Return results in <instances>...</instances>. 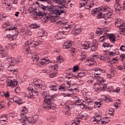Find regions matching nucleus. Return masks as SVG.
I'll return each instance as SVG.
<instances>
[{
	"instance_id": "f257e3e1",
	"label": "nucleus",
	"mask_w": 125,
	"mask_h": 125,
	"mask_svg": "<svg viewBox=\"0 0 125 125\" xmlns=\"http://www.w3.org/2000/svg\"><path fill=\"white\" fill-rule=\"evenodd\" d=\"M64 2L63 3L60 4L59 7L61 9H53L51 6H45L43 4H41L39 6V9L41 12H39L38 13H36V16L37 18H42L44 17L45 16V14L47 11H50L51 13L52 14L54 17H59V16L62 15L63 14V16L66 15V13H67V9L68 8L67 6H69V2Z\"/></svg>"
},
{
	"instance_id": "f03ea898",
	"label": "nucleus",
	"mask_w": 125,
	"mask_h": 125,
	"mask_svg": "<svg viewBox=\"0 0 125 125\" xmlns=\"http://www.w3.org/2000/svg\"><path fill=\"white\" fill-rule=\"evenodd\" d=\"M101 73H95L94 76L96 79H97V82L100 83H95V85L97 86H99V87H97V89H101V90L104 91L105 89L107 88V84H102L103 83L105 82V80L103 79V78L100 76Z\"/></svg>"
},
{
	"instance_id": "7ed1b4c3",
	"label": "nucleus",
	"mask_w": 125,
	"mask_h": 125,
	"mask_svg": "<svg viewBox=\"0 0 125 125\" xmlns=\"http://www.w3.org/2000/svg\"><path fill=\"white\" fill-rule=\"evenodd\" d=\"M42 42L40 41L36 42L35 43L34 42H31L30 41H26L23 45V48H26L25 53L26 54H30L31 52H32L34 45H39Z\"/></svg>"
},
{
	"instance_id": "20e7f679",
	"label": "nucleus",
	"mask_w": 125,
	"mask_h": 125,
	"mask_svg": "<svg viewBox=\"0 0 125 125\" xmlns=\"http://www.w3.org/2000/svg\"><path fill=\"white\" fill-rule=\"evenodd\" d=\"M45 98L46 101L43 105V108L45 110H48V109L54 110L56 108V104H54L53 99H48L47 98V96H45Z\"/></svg>"
},
{
	"instance_id": "39448f33",
	"label": "nucleus",
	"mask_w": 125,
	"mask_h": 125,
	"mask_svg": "<svg viewBox=\"0 0 125 125\" xmlns=\"http://www.w3.org/2000/svg\"><path fill=\"white\" fill-rule=\"evenodd\" d=\"M27 90L28 91V93H26V94H27L26 95L28 98H34V94L36 93L37 95V93L39 92L38 90H35L34 88L30 87L27 88Z\"/></svg>"
},
{
	"instance_id": "423d86ee",
	"label": "nucleus",
	"mask_w": 125,
	"mask_h": 125,
	"mask_svg": "<svg viewBox=\"0 0 125 125\" xmlns=\"http://www.w3.org/2000/svg\"><path fill=\"white\" fill-rule=\"evenodd\" d=\"M106 54H108L110 57H114V56H116V55H120V53L119 52V49H116L115 50H113V52L104 51V55H106Z\"/></svg>"
},
{
	"instance_id": "0eeeda50",
	"label": "nucleus",
	"mask_w": 125,
	"mask_h": 125,
	"mask_svg": "<svg viewBox=\"0 0 125 125\" xmlns=\"http://www.w3.org/2000/svg\"><path fill=\"white\" fill-rule=\"evenodd\" d=\"M63 29H65V30H68V31H62L60 32L58 34V36H62V37L58 38V40H61L62 39H65V33H66L67 32H69V31H70V30L71 29V27H70L69 26H64L63 27Z\"/></svg>"
},
{
	"instance_id": "6e6552de",
	"label": "nucleus",
	"mask_w": 125,
	"mask_h": 125,
	"mask_svg": "<svg viewBox=\"0 0 125 125\" xmlns=\"http://www.w3.org/2000/svg\"><path fill=\"white\" fill-rule=\"evenodd\" d=\"M6 31H13V32H15V33L12 35V36H13L14 37L16 36V35L18 34V28L17 26H15L14 25L6 28Z\"/></svg>"
},
{
	"instance_id": "1a4fd4ad",
	"label": "nucleus",
	"mask_w": 125,
	"mask_h": 125,
	"mask_svg": "<svg viewBox=\"0 0 125 125\" xmlns=\"http://www.w3.org/2000/svg\"><path fill=\"white\" fill-rule=\"evenodd\" d=\"M40 1H43V2H48V0H38ZM51 1H53L54 3H57L58 4H62L63 2H65V0H50Z\"/></svg>"
},
{
	"instance_id": "9d476101",
	"label": "nucleus",
	"mask_w": 125,
	"mask_h": 125,
	"mask_svg": "<svg viewBox=\"0 0 125 125\" xmlns=\"http://www.w3.org/2000/svg\"><path fill=\"white\" fill-rule=\"evenodd\" d=\"M120 0H116V3L114 5V8L115 9L116 12H118V11H121V9H122V5L119 4V1Z\"/></svg>"
},
{
	"instance_id": "9b49d317",
	"label": "nucleus",
	"mask_w": 125,
	"mask_h": 125,
	"mask_svg": "<svg viewBox=\"0 0 125 125\" xmlns=\"http://www.w3.org/2000/svg\"><path fill=\"white\" fill-rule=\"evenodd\" d=\"M17 81L14 80H10L7 82V85H8V86H15L17 85Z\"/></svg>"
},
{
	"instance_id": "f8f14e48",
	"label": "nucleus",
	"mask_w": 125,
	"mask_h": 125,
	"mask_svg": "<svg viewBox=\"0 0 125 125\" xmlns=\"http://www.w3.org/2000/svg\"><path fill=\"white\" fill-rule=\"evenodd\" d=\"M99 10H98V8H95L94 10L92 11V14H97L98 16L100 17V18H102L103 17V13H99L98 12Z\"/></svg>"
},
{
	"instance_id": "ddd939ff",
	"label": "nucleus",
	"mask_w": 125,
	"mask_h": 125,
	"mask_svg": "<svg viewBox=\"0 0 125 125\" xmlns=\"http://www.w3.org/2000/svg\"><path fill=\"white\" fill-rule=\"evenodd\" d=\"M49 87L51 90L53 91H57V89H58V84L56 83L54 84H52L49 86Z\"/></svg>"
},
{
	"instance_id": "4468645a",
	"label": "nucleus",
	"mask_w": 125,
	"mask_h": 125,
	"mask_svg": "<svg viewBox=\"0 0 125 125\" xmlns=\"http://www.w3.org/2000/svg\"><path fill=\"white\" fill-rule=\"evenodd\" d=\"M20 121L21 123H27V122H28V123H30V124H32V123H33V120H32L30 118H27L22 117L20 119Z\"/></svg>"
},
{
	"instance_id": "2eb2a0df",
	"label": "nucleus",
	"mask_w": 125,
	"mask_h": 125,
	"mask_svg": "<svg viewBox=\"0 0 125 125\" xmlns=\"http://www.w3.org/2000/svg\"><path fill=\"white\" fill-rule=\"evenodd\" d=\"M36 87H39V88H41V89H42L43 90H44L46 88V87L45 86V84H42V83H36Z\"/></svg>"
},
{
	"instance_id": "dca6fc26",
	"label": "nucleus",
	"mask_w": 125,
	"mask_h": 125,
	"mask_svg": "<svg viewBox=\"0 0 125 125\" xmlns=\"http://www.w3.org/2000/svg\"><path fill=\"white\" fill-rule=\"evenodd\" d=\"M115 26L118 28H121L124 26V23H121V20H116L115 21Z\"/></svg>"
},
{
	"instance_id": "f3484780",
	"label": "nucleus",
	"mask_w": 125,
	"mask_h": 125,
	"mask_svg": "<svg viewBox=\"0 0 125 125\" xmlns=\"http://www.w3.org/2000/svg\"><path fill=\"white\" fill-rule=\"evenodd\" d=\"M13 101L15 102H16L19 104V105H21L22 104V103H21V101H22V99L17 96H15L13 99Z\"/></svg>"
},
{
	"instance_id": "a211bd4d",
	"label": "nucleus",
	"mask_w": 125,
	"mask_h": 125,
	"mask_svg": "<svg viewBox=\"0 0 125 125\" xmlns=\"http://www.w3.org/2000/svg\"><path fill=\"white\" fill-rule=\"evenodd\" d=\"M38 37H46L47 36V33L43 30H41L38 33Z\"/></svg>"
},
{
	"instance_id": "6ab92c4d",
	"label": "nucleus",
	"mask_w": 125,
	"mask_h": 125,
	"mask_svg": "<svg viewBox=\"0 0 125 125\" xmlns=\"http://www.w3.org/2000/svg\"><path fill=\"white\" fill-rule=\"evenodd\" d=\"M58 75V73L56 71H51L49 74V77L50 79H52L56 77Z\"/></svg>"
},
{
	"instance_id": "aec40b11",
	"label": "nucleus",
	"mask_w": 125,
	"mask_h": 125,
	"mask_svg": "<svg viewBox=\"0 0 125 125\" xmlns=\"http://www.w3.org/2000/svg\"><path fill=\"white\" fill-rule=\"evenodd\" d=\"M91 59H87L86 60V62H92V60H93L94 59H97V58H98V54H95V55H92L91 56ZM92 59V60H91Z\"/></svg>"
},
{
	"instance_id": "412c9836",
	"label": "nucleus",
	"mask_w": 125,
	"mask_h": 125,
	"mask_svg": "<svg viewBox=\"0 0 125 125\" xmlns=\"http://www.w3.org/2000/svg\"><path fill=\"white\" fill-rule=\"evenodd\" d=\"M108 38L110 42H116V36L114 34H111L108 35Z\"/></svg>"
},
{
	"instance_id": "4be33fe9",
	"label": "nucleus",
	"mask_w": 125,
	"mask_h": 125,
	"mask_svg": "<svg viewBox=\"0 0 125 125\" xmlns=\"http://www.w3.org/2000/svg\"><path fill=\"white\" fill-rule=\"evenodd\" d=\"M72 46V43L71 42H65L64 43L63 45V48L64 49L70 48Z\"/></svg>"
},
{
	"instance_id": "5701e85b",
	"label": "nucleus",
	"mask_w": 125,
	"mask_h": 125,
	"mask_svg": "<svg viewBox=\"0 0 125 125\" xmlns=\"http://www.w3.org/2000/svg\"><path fill=\"white\" fill-rule=\"evenodd\" d=\"M29 27L31 28V29H38V28H40L41 26H40V24L37 23H32L30 24Z\"/></svg>"
},
{
	"instance_id": "b1692460",
	"label": "nucleus",
	"mask_w": 125,
	"mask_h": 125,
	"mask_svg": "<svg viewBox=\"0 0 125 125\" xmlns=\"http://www.w3.org/2000/svg\"><path fill=\"white\" fill-rule=\"evenodd\" d=\"M6 61L9 62V64H13L14 63V58L12 57H8Z\"/></svg>"
},
{
	"instance_id": "393cba45",
	"label": "nucleus",
	"mask_w": 125,
	"mask_h": 125,
	"mask_svg": "<svg viewBox=\"0 0 125 125\" xmlns=\"http://www.w3.org/2000/svg\"><path fill=\"white\" fill-rule=\"evenodd\" d=\"M98 46V44L97 43H93L91 46L92 51H96L97 49V47Z\"/></svg>"
},
{
	"instance_id": "a878e982",
	"label": "nucleus",
	"mask_w": 125,
	"mask_h": 125,
	"mask_svg": "<svg viewBox=\"0 0 125 125\" xmlns=\"http://www.w3.org/2000/svg\"><path fill=\"white\" fill-rule=\"evenodd\" d=\"M59 90H60V91H65V90H66V84H62V85H60Z\"/></svg>"
},
{
	"instance_id": "bb28decb",
	"label": "nucleus",
	"mask_w": 125,
	"mask_h": 125,
	"mask_svg": "<svg viewBox=\"0 0 125 125\" xmlns=\"http://www.w3.org/2000/svg\"><path fill=\"white\" fill-rule=\"evenodd\" d=\"M31 58L33 62H37V61H39L40 56H39L38 55H34Z\"/></svg>"
},
{
	"instance_id": "cd10ccee",
	"label": "nucleus",
	"mask_w": 125,
	"mask_h": 125,
	"mask_svg": "<svg viewBox=\"0 0 125 125\" xmlns=\"http://www.w3.org/2000/svg\"><path fill=\"white\" fill-rule=\"evenodd\" d=\"M86 3H87L86 0H81L80 3V7H83Z\"/></svg>"
},
{
	"instance_id": "c85d7f7f",
	"label": "nucleus",
	"mask_w": 125,
	"mask_h": 125,
	"mask_svg": "<svg viewBox=\"0 0 125 125\" xmlns=\"http://www.w3.org/2000/svg\"><path fill=\"white\" fill-rule=\"evenodd\" d=\"M82 46L83 49H88L89 48V43L87 42H85L83 45Z\"/></svg>"
},
{
	"instance_id": "c756f323",
	"label": "nucleus",
	"mask_w": 125,
	"mask_h": 125,
	"mask_svg": "<svg viewBox=\"0 0 125 125\" xmlns=\"http://www.w3.org/2000/svg\"><path fill=\"white\" fill-rule=\"evenodd\" d=\"M119 59L121 61H123V62H125V54H121L120 55V57Z\"/></svg>"
},
{
	"instance_id": "7c9ffc66",
	"label": "nucleus",
	"mask_w": 125,
	"mask_h": 125,
	"mask_svg": "<svg viewBox=\"0 0 125 125\" xmlns=\"http://www.w3.org/2000/svg\"><path fill=\"white\" fill-rule=\"evenodd\" d=\"M49 60L47 59H42L41 61V63L42 65H44V64H46V62H48Z\"/></svg>"
},
{
	"instance_id": "2f4dec72",
	"label": "nucleus",
	"mask_w": 125,
	"mask_h": 125,
	"mask_svg": "<svg viewBox=\"0 0 125 125\" xmlns=\"http://www.w3.org/2000/svg\"><path fill=\"white\" fill-rule=\"evenodd\" d=\"M102 46H103L104 48L106 47H113V45H110L109 43H104L103 45Z\"/></svg>"
},
{
	"instance_id": "473e14b6",
	"label": "nucleus",
	"mask_w": 125,
	"mask_h": 125,
	"mask_svg": "<svg viewBox=\"0 0 125 125\" xmlns=\"http://www.w3.org/2000/svg\"><path fill=\"white\" fill-rule=\"evenodd\" d=\"M101 119V115H99L96 117L95 119L93 120V122H97V123H98V122H99Z\"/></svg>"
},
{
	"instance_id": "72a5a7b5",
	"label": "nucleus",
	"mask_w": 125,
	"mask_h": 125,
	"mask_svg": "<svg viewBox=\"0 0 125 125\" xmlns=\"http://www.w3.org/2000/svg\"><path fill=\"white\" fill-rule=\"evenodd\" d=\"M8 70L10 72H13V73L14 74V75H16V74L17 73V69H15V68H10L9 67Z\"/></svg>"
},
{
	"instance_id": "f704fd0d",
	"label": "nucleus",
	"mask_w": 125,
	"mask_h": 125,
	"mask_svg": "<svg viewBox=\"0 0 125 125\" xmlns=\"http://www.w3.org/2000/svg\"><path fill=\"white\" fill-rule=\"evenodd\" d=\"M80 122H81V120L80 119L78 120V118H76L75 121L72 123V125H78Z\"/></svg>"
},
{
	"instance_id": "c9c22d12",
	"label": "nucleus",
	"mask_w": 125,
	"mask_h": 125,
	"mask_svg": "<svg viewBox=\"0 0 125 125\" xmlns=\"http://www.w3.org/2000/svg\"><path fill=\"white\" fill-rule=\"evenodd\" d=\"M84 76H85V72H80L78 74V77H79L80 78H82V77H84Z\"/></svg>"
},
{
	"instance_id": "e433bc0d",
	"label": "nucleus",
	"mask_w": 125,
	"mask_h": 125,
	"mask_svg": "<svg viewBox=\"0 0 125 125\" xmlns=\"http://www.w3.org/2000/svg\"><path fill=\"white\" fill-rule=\"evenodd\" d=\"M21 91V88H20V87L19 86L17 87L15 89V92H16V93H20Z\"/></svg>"
},
{
	"instance_id": "4c0bfd02",
	"label": "nucleus",
	"mask_w": 125,
	"mask_h": 125,
	"mask_svg": "<svg viewBox=\"0 0 125 125\" xmlns=\"http://www.w3.org/2000/svg\"><path fill=\"white\" fill-rule=\"evenodd\" d=\"M104 100L107 103H109V102H111V99L109 98H108L107 97H105L104 99Z\"/></svg>"
},
{
	"instance_id": "58836bf2",
	"label": "nucleus",
	"mask_w": 125,
	"mask_h": 125,
	"mask_svg": "<svg viewBox=\"0 0 125 125\" xmlns=\"http://www.w3.org/2000/svg\"><path fill=\"white\" fill-rule=\"evenodd\" d=\"M77 118L81 119V120H86V117L85 115H82L81 116H78Z\"/></svg>"
},
{
	"instance_id": "ea45409f",
	"label": "nucleus",
	"mask_w": 125,
	"mask_h": 125,
	"mask_svg": "<svg viewBox=\"0 0 125 125\" xmlns=\"http://www.w3.org/2000/svg\"><path fill=\"white\" fill-rule=\"evenodd\" d=\"M106 18H111V16H112V13H108L106 14H104Z\"/></svg>"
},
{
	"instance_id": "a19ab883",
	"label": "nucleus",
	"mask_w": 125,
	"mask_h": 125,
	"mask_svg": "<svg viewBox=\"0 0 125 125\" xmlns=\"http://www.w3.org/2000/svg\"><path fill=\"white\" fill-rule=\"evenodd\" d=\"M80 56H81L83 60V59H84V58H85L86 57V56L85 55V53H84V52L81 53V54H80Z\"/></svg>"
},
{
	"instance_id": "79ce46f5",
	"label": "nucleus",
	"mask_w": 125,
	"mask_h": 125,
	"mask_svg": "<svg viewBox=\"0 0 125 125\" xmlns=\"http://www.w3.org/2000/svg\"><path fill=\"white\" fill-rule=\"evenodd\" d=\"M64 97H72L73 94H63Z\"/></svg>"
},
{
	"instance_id": "37998d69",
	"label": "nucleus",
	"mask_w": 125,
	"mask_h": 125,
	"mask_svg": "<svg viewBox=\"0 0 125 125\" xmlns=\"http://www.w3.org/2000/svg\"><path fill=\"white\" fill-rule=\"evenodd\" d=\"M79 70V66L78 65H75L73 66V72H77Z\"/></svg>"
},
{
	"instance_id": "c03bdc74",
	"label": "nucleus",
	"mask_w": 125,
	"mask_h": 125,
	"mask_svg": "<svg viewBox=\"0 0 125 125\" xmlns=\"http://www.w3.org/2000/svg\"><path fill=\"white\" fill-rule=\"evenodd\" d=\"M117 69L118 70H123V69H125V65H119L117 66Z\"/></svg>"
},
{
	"instance_id": "a18cd8bd",
	"label": "nucleus",
	"mask_w": 125,
	"mask_h": 125,
	"mask_svg": "<svg viewBox=\"0 0 125 125\" xmlns=\"http://www.w3.org/2000/svg\"><path fill=\"white\" fill-rule=\"evenodd\" d=\"M28 11L30 13H32V12H34V11H35V8H33V7H30L28 9Z\"/></svg>"
},
{
	"instance_id": "49530a36",
	"label": "nucleus",
	"mask_w": 125,
	"mask_h": 125,
	"mask_svg": "<svg viewBox=\"0 0 125 125\" xmlns=\"http://www.w3.org/2000/svg\"><path fill=\"white\" fill-rule=\"evenodd\" d=\"M95 72H103V70L100 67H97L95 69Z\"/></svg>"
},
{
	"instance_id": "de8ad7c7",
	"label": "nucleus",
	"mask_w": 125,
	"mask_h": 125,
	"mask_svg": "<svg viewBox=\"0 0 125 125\" xmlns=\"http://www.w3.org/2000/svg\"><path fill=\"white\" fill-rule=\"evenodd\" d=\"M110 8L108 6H105L103 8V11H109Z\"/></svg>"
},
{
	"instance_id": "09e8293b",
	"label": "nucleus",
	"mask_w": 125,
	"mask_h": 125,
	"mask_svg": "<svg viewBox=\"0 0 125 125\" xmlns=\"http://www.w3.org/2000/svg\"><path fill=\"white\" fill-rule=\"evenodd\" d=\"M120 50L121 51L125 52V46L124 45H122L120 47Z\"/></svg>"
},
{
	"instance_id": "8fccbe9b",
	"label": "nucleus",
	"mask_w": 125,
	"mask_h": 125,
	"mask_svg": "<svg viewBox=\"0 0 125 125\" xmlns=\"http://www.w3.org/2000/svg\"><path fill=\"white\" fill-rule=\"evenodd\" d=\"M102 37L104 38V40H107V39L109 38V35H107L106 33H104Z\"/></svg>"
},
{
	"instance_id": "3c124183",
	"label": "nucleus",
	"mask_w": 125,
	"mask_h": 125,
	"mask_svg": "<svg viewBox=\"0 0 125 125\" xmlns=\"http://www.w3.org/2000/svg\"><path fill=\"white\" fill-rule=\"evenodd\" d=\"M71 53H75L76 52V49L75 48H71L70 49Z\"/></svg>"
},
{
	"instance_id": "603ef678",
	"label": "nucleus",
	"mask_w": 125,
	"mask_h": 125,
	"mask_svg": "<svg viewBox=\"0 0 125 125\" xmlns=\"http://www.w3.org/2000/svg\"><path fill=\"white\" fill-rule=\"evenodd\" d=\"M104 41H105V39L104 37L102 36L100 38L99 42H104Z\"/></svg>"
},
{
	"instance_id": "864d4df0",
	"label": "nucleus",
	"mask_w": 125,
	"mask_h": 125,
	"mask_svg": "<svg viewBox=\"0 0 125 125\" xmlns=\"http://www.w3.org/2000/svg\"><path fill=\"white\" fill-rule=\"evenodd\" d=\"M95 105H97L98 107H100L101 105H102V104H101V102H96L95 103Z\"/></svg>"
},
{
	"instance_id": "5fc2aeb1",
	"label": "nucleus",
	"mask_w": 125,
	"mask_h": 125,
	"mask_svg": "<svg viewBox=\"0 0 125 125\" xmlns=\"http://www.w3.org/2000/svg\"><path fill=\"white\" fill-rule=\"evenodd\" d=\"M1 18H6V15L3 16V14L0 15V22L1 21Z\"/></svg>"
},
{
	"instance_id": "6e6d98bb",
	"label": "nucleus",
	"mask_w": 125,
	"mask_h": 125,
	"mask_svg": "<svg viewBox=\"0 0 125 125\" xmlns=\"http://www.w3.org/2000/svg\"><path fill=\"white\" fill-rule=\"evenodd\" d=\"M110 122V120H108V121H102V125H106V124H107V123H109Z\"/></svg>"
},
{
	"instance_id": "4d7b16f0",
	"label": "nucleus",
	"mask_w": 125,
	"mask_h": 125,
	"mask_svg": "<svg viewBox=\"0 0 125 125\" xmlns=\"http://www.w3.org/2000/svg\"><path fill=\"white\" fill-rule=\"evenodd\" d=\"M92 102V101H91V100L89 99V100L86 101V102H85V104H88V105H89V104H90V103H91Z\"/></svg>"
},
{
	"instance_id": "13d9d810",
	"label": "nucleus",
	"mask_w": 125,
	"mask_h": 125,
	"mask_svg": "<svg viewBox=\"0 0 125 125\" xmlns=\"http://www.w3.org/2000/svg\"><path fill=\"white\" fill-rule=\"evenodd\" d=\"M77 105V106H82V109L83 108H84V104H83L82 103H81L80 104H76Z\"/></svg>"
},
{
	"instance_id": "bf43d9fd",
	"label": "nucleus",
	"mask_w": 125,
	"mask_h": 125,
	"mask_svg": "<svg viewBox=\"0 0 125 125\" xmlns=\"http://www.w3.org/2000/svg\"><path fill=\"white\" fill-rule=\"evenodd\" d=\"M65 110H67V112H69V111H70V107L69 106L66 105L65 107Z\"/></svg>"
},
{
	"instance_id": "052dcab7",
	"label": "nucleus",
	"mask_w": 125,
	"mask_h": 125,
	"mask_svg": "<svg viewBox=\"0 0 125 125\" xmlns=\"http://www.w3.org/2000/svg\"><path fill=\"white\" fill-rule=\"evenodd\" d=\"M57 62H59V63H61V59H60V56L57 57Z\"/></svg>"
},
{
	"instance_id": "680f3d73",
	"label": "nucleus",
	"mask_w": 125,
	"mask_h": 125,
	"mask_svg": "<svg viewBox=\"0 0 125 125\" xmlns=\"http://www.w3.org/2000/svg\"><path fill=\"white\" fill-rule=\"evenodd\" d=\"M121 90V88L120 87H117L116 89L114 90L115 92H119Z\"/></svg>"
},
{
	"instance_id": "e2e57ef3",
	"label": "nucleus",
	"mask_w": 125,
	"mask_h": 125,
	"mask_svg": "<svg viewBox=\"0 0 125 125\" xmlns=\"http://www.w3.org/2000/svg\"><path fill=\"white\" fill-rule=\"evenodd\" d=\"M11 0L13 2V3H14V4H17V3H18V1H17V0Z\"/></svg>"
},
{
	"instance_id": "0e129e2a",
	"label": "nucleus",
	"mask_w": 125,
	"mask_h": 125,
	"mask_svg": "<svg viewBox=\"0 0 125 125\" xmlns=\"http://www.w3.org/2000/svg\"><path fill=\"white\" fill-rule=\"evenodd\" d=\"M107 63H109V64H114V63H115V62H114V61L112 60V61H109L107 62Z\"/></svg>"
},
{
	"instance_id": "69168bd1",
	"label": "nucleus",
	"mask_w": 125,
	"mask_h": 125,
	"mask_svg": "<svg viewBox=\"0 0 125 125\" xmlns=\"http://www.w3.org/2000/svg\"><path fill=\"white\" fill-rule=\"evenodd\" d=\"M82 101H83L82 100H78L75 101L76 103H82Z\"/></svg>"
},
{
	"instance_id": "338daca9",
	"label": "nucleus",
	"mask_w": 125,
	"mask_h": 125,
	"mask_svg": "<svg viewBox=\"0 0 125 125\" xmlns=\"http://www.w3.org/2000/svg\"><path fill=\"white\" fill-rule=\"evenodd\" d=\"M114 106L115 107V108H119V106L117 103H115L114 104Z\"/></svg>"
},
{
	"instance_id": "774afa93",
	"label": "nucleus",
	"mask_w": 125,
	"mask_h": 125,
	"mask_svg": "<svg viewBox=\"0 0 125 125\" xmlns=\"http://www.w3.org/2000/svg\"><path fill=\"white\" fill-rule=\"evenodd\" d=\"M4 96L6 98L9 97V93L8 92L4 94Z\"/></svg>"
}]
</instances>
